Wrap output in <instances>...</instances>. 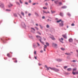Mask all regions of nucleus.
<instances>
[{
	"label": "nucleus",
	"mask_w": 78,
	"mask_h": 78,
	"mask_svg": "<svg viewBox=\"0 0 78 78\" xmlns=\"http://www.w3.org/2000/svg\"><path fill=\"white\" fill-rule=\"evenodd\" d=\"M54 71H55V72H58L59 71V70L58 69H56V68H55Z\"/></svg>",
	"instance_id": "39448f33"
},
{
	"label": "nucleus",
	"mask_w": 78,
	"mask_h": 78,
	"mask_svg": "<svg viewBox=\"0 0 78 78\" xmlns=\"http://www.w3.org/2000/svg\"><path fill=\"white\" fill-rule=\"evenodd\" d=\"M21 14H22V16H24V13H23V12H21Z\"/></svg>",
	"instance_id": "a211bd4d"
},
{
	"label": "nucleus",
	"mask_w": 78,
	"mask_h": 78,
	"mask_svg": "<svg viewBox=\"0 0 78 78\" xmlns=\"http://www.w3.org/2000/svg\"><path fill=\"white\" fill-rule=\"evenodd\" d=\"M60 16H61L62 17H63V13H62L61 12L60 13Z\"/></svg>",
	"instance_id": "f8f14e48"
},
{
	"label": "nucleus",
	"mask_w": 78,
	"mask_h": 78,
	"mask_svg": "<svg viewBox=\"0 0 78 78\" xmlns=\"http://www.w3.org/2000/svg\"><path fill=\"white\" fill-rule=\"evenodd\" d=\"M14 62H16V63L17 62V60H16L15 61H14Z\"/></svg>",
	"instance_id": "79ce46f5"
},
{
	"label": "nucleus",
	"mask_w": 78,
	"mask_h": 78,
	"mask_svg": "<svg viewBox=\"0 0 78 78\" xmlns=\"http://www.w3.org/2000/svg\"><path fill=\"white\" fill-rule=\"evenodd\" d=\"M36 26H38V24H36Z\"/></svg>",
	"instance_id": "69168bd1"
},
{
	"label": "nucleus",
	"mask_w": 78,
	"mask_h": 78,
	"mask_svg": "<svg viewBox=\"0 0 78 78\" xmlns=\"http://www.w3.org/2000/svg\"><path fill=\"white\" fill-rule=\"evenodd\" d=\"M16 3L17 4V5H20V3H19L18 2H16Z\"/></svg>",
	"instance_id": "473e14b6"
},
{
	"label": "nucleus",
	"mask_w": 78,
	"mask_h": 78,
	"mask_svg": "<svg viewBox=\"0 0 78 78\" xmlns=\"http://www.w3.org/2000/svg\"><path fill=\"white\" fill-rule=\"evenodd\" d=\"M13 6V5L12 4H10V5H8V6L9 7V8H11V6Z\"/></svg>",
	"instance_id": "6e6552de"
},
{
	"label": "nucleus",
	"mask_w": 78,
	"mask_h": 78,
	"mask_svg": "<svg viewBox=\"0 0 78 78\" xmlns=\"http://www.w3.org/2000/svg\"><path fill=\"white\" fill-rule=\"evenodd\" d=\"M57 61H58V62H61V61H62V60L60 59H57Z\"/></svg>",
	"instance_id": "9b49d317"
},
{
	"label": "nucleus",
	"mask_w": 78,
	"mask_h": 78,
	"mask_svg": "<svg viewBox=\"0 0 78 78\" xmlns=\"http://www.w3.org/2000/svg\"><path fill=\"white\" fill-rule=\"evenodd\" d=\"M37 34H40V35H41V33H40V32L39 31H37Z\"/></svg>",
	"instance_id": "f3484780"
},
{
	"label": "nucleus",
	"mask_w": 78,
	"mask_h": 78,
	"mask_svg": "<svg viewBox=\"0 0 78 78\" xmlns=\"http://www.w3.org/2000/svg\"><path fill=\"white\" fill-rule=\"evenodd\" d=\"M52 14H53V13H55V11H52V10L51 11Z\"/></svg>",
	"instance_id": "b1692460"
},
{
	"label": "nucleus",
	"mask_w": 78,
	"mask_h": 78,
	"mask_svg": "<svg viewBox=\"0 0 78 78\" xmlns=\"http://www.w3.org/2000/svg\"><path fill=\"white\" fill-rule=\"evenodd\" d=\"M31 29H32V30H34V31H36L35 29L34 28H31Z\"/></svg>",
	"instance_id": "c9c22d12"
},
{
	"label": "nucleus",
	"mask_w": 78,
	"mask_h": 78,
	"mask_svg": "<svg viewBox=\"0 0 78 78\" xmlns=\"http://www.w3.org/2000/svg\"><path fill=\"white\" fill-rule=\"evenodd\" d=\"M59 5H62V2H59Z\"/></svg>",
	"instance_id": "e433bc0d"
},
{
	"label": "nucleus",
	"mask_w": 78,
	"mask_h": 78,
	"mask_svg": "<svg viewBox=\"0 0 78 78\" xmlns=\"http://www.w3.org/2000/svg\"><path fill=\"white\" fill-rule=\"evenodd\" d=\"M20 3H21V4L22 3V2L21 0H20Z\"/></svg>",
	"instance_id": "58836bf2"
},
{
	"label": "nucleus",
	"mask_w": 78,
	"mask_h": 78,
	"mask_svg": "<svg viewBox=\"0 0 78 78\" xmlns=\"http://www.w3.org/2000/svg\"><path fill=\"white\" fill-rule=\"evenodd\" d=\"M60 23V22H61ZM57 23H59V25L60 27H63L64 26V21H62V20L60 19L58 21H57Z\"/></svg>",
	"instance_id": "f257e3e1"
},
{
	"label": "nucleus",
	"mask_w": 78,
	"mask_h": 78,
	"mask_svg": "<svg viewBox=\"0 0 78 78\" xmlns=\"http://www.w3.org/2000/svg\"><path fill=\"white\" fill-rule=\"evenodd\" d=\"M74 25H75V24L74 23H72L71 24V26H74Z\"/></svg>",
	"instance_id": "a18cd8bd"
},
{
	"label": "nucleus",
	"mask_w": 78,
	"mask_h": 78,
	"mask_svg": "<svg viewBox=\"0 0 78 78\" xmlns=\"http://www.w3.org/2000/svg\"><path fill=\"white\" fill-rule=\"evenodd\" d=\"M25 4H26V5H28V3H27V2H25Z\"/></svg>",
	"instance_id": "0e129e2a"
},
{
	"label": "nucleus",
	"mask_w": 78,
	"mask_h": 78,
	"mask_svg": "<svg viewBox=\"0 0 78 78\" xmlns=\"http://www.w3.org/2000/svg\"><path fill=\"white\" fill-rule=\"evenodd\" d=\"M67 15H68V16H71L70 14L69 13H67Z\"/></svg>",
	"instance_id": "393cba45"
},
{
	"label": "nucleus",
	"mask_w": 78,
	"mask_h": 78,
	"mask_svg": "<svg viewBox=\"0 0 78 78\" xmlns=\"http://www.w3.org/2000/svg\"><path fill=\"white\" fill-rule=\"evenodd\" d=\"M67 28H69V26H67Z\"/></svg>",
	"instance_id": "338daca9"
},
{
	"label": "nucleus",
	"mask_w": 78,
	"mask_h": 78,
	"mask_svg": "<svg viewBox=\"0 0 78 78\" xmlns=\"http://www.w3.org/2000/svg\"><path fill=\"white\" fill-rule=\"evenodd\" d=\"M45 5H46V6H47L48 5V3H46L45 4Z\"/></svg>",
	"instance_id": "c03bdc74"
},
{
	"label": "nucleus",
	"mask_w": 78,
	"mask_h": 78,
	"mask_svg": "<svg viewBox=\"0 0 78 78\" xmlns=\"http://www.w3.org/2000/svg\"><path fill=\"white\" fill-rule=\"evenodd\" d=\"M39 26L40 27L41 29H42V28H43V27H42V26H41V25H40Z\"/></svg>",
	"instance_id": "a878e982"
},
{
	"label": "nucleus",
	"mask_w": 78,
	"mask_h": 78,
	"mask_svg": "<svg viewBox=\"0 0 78 78\" xmlns=\"http://www.w3.org/2000/svg\"><path fill=\"white\" fill-rule=\"evenodd\" d=\"M7 56H8V57H10V54H8L7 55Z\"/></svg>",
	"instance_id": "c85d7f7f"
},
{
	"label": "nucleus",
	"mask_w": 78,
	"mask_h": 78,
	"mask_svg": "<svg viewBox=\"0 0 78 78\" xmlns=\"http://www.w3.org/2000/svg\"><path fill=\"white\" fill-rule=\"evenodd\" d=\"M34 55H36V51H34Z\"/></svg>",
	"instance_id": "4c0bfd02"
},
{
	"label": "nucleus",
	"mask_w": 78,
	"mask_h": 78,
	"mask_svg": "<svg viewBox=\"0 0 78 78\" xmlns=\"http://www.w3.org/2000/svg\"><path fill=\"white\" fill-rule=\"evenodd\" d=\"M69 41L70 42H73V39L71 38H70L69 39Z\"/></svg>",
	"instance_id": "423d86ee"
},
{
	"label": "nucleus",
	"mask_w": 78,
	"mask_h": 78,
	"mask_svg": "<svg viewBox=\"0 0 78 78\" xmlns=\"http://www.w3.org/2000/svg\"><path fill=\"white\" fill-rule=\"evenodd\" d=\"M1 7H3L4 6V5L3 4H2V5H1Z\"/></svg>",
	"instance_id": "ea45409f"
},
{
	"label": "nucleus",
	"mask_w": 78,
	"mask_h": 78,
	"mask_svg": "<svg viewBox=\"0 0 78 78\" xmlns=\"http://www.w3.org/2000/svg\"><path fill=\"white\" fill-rule=\"evenodd\" d=\"M46 27H47V28H49V27H50V26H49L48 25H47L46 26Z\"/></svg>",
	"instance_id": "c756f323"
},
{
	"label": "nucleus",
	"mask_w": 78,
	"mask_h": 78,
	"mask_svg": "<svg viewBox=\"0 0 78 78\" xmlns=\"http://www.w3.org/2000/svg\"><path fill=\"white\" fill-rule=\"evenodd\" d=\"M55 4H58L59 2L58 1H55Z\"/></svg>",
	"instance_id": "2eb2a0df"
},
{
	"label": "nucleus",
	"mask_w": 78,
	"mask_h": 78,
	"mask_svg": "<svg viewBox=\"0 0 78 78\" xmlns=\"http://www.w3.org/2000/svg\"><path fill=\"white\" fill-rule=\"evenodd\" d=\"M66 6H63L62 7V8L63 9H65L66 8Z\"/></svg>",
	"instance_id": "dca6fc26"
},
{
	"label": "nucleus",
	"mask_w": 78,
	"mask_h": 78,
	"mask_svg": "<svg viewBox=\"0 0 78 78\" xmlns=\"http://www.w3.org/2000/svg\"><path fill=\"white\" fill-rule=\"evenodd\" d=\"M47 48V46L44 45V48Z\"/></svg>",
	"instance_id": "7c9ffc66"
},
{
	"label": "nucleus",
	"mask_w": 78,
	"mask_h": 78,
	"mask_svg": "<svg viewBox=\"0 0 78 78\" xmlns=\"http://www.w3.org/2000/svg\"><path fill=\"white\" fill-rule=\"evenodd\" d=\"M52 45V46H54V47H57V44H55L54 43H53Z\"/></svg>",
	"instance_id": "9d476101"
},
{
	"label": "nucleus",
	"mask_w": 78,
	"mask_h": 78,
	"mask_svg": "<svg viewBox=\"0 0 78 78\" xmlns=\"http://www.w3.org/2000/svg\"><path fill=\"white\" fill-rule=\"evenodd\" d=\"M43 9H47V7H43Z\"/></svg>",
	"instance_id": "bb28decb"
},
{
	"label": "nucleus",
	"mask_w": 78,
	"mask_h": 78,
	"mask_svg": "<svg viewBox=\"0 0 78 78\" xmlns=\"http://www.w3.org/2000/svg\"><path fill=\"white\" fill-rule=\"evenodd\" d=\"M36 4V3H34L33 4V5H35Z\"/></svg>",
	"instance_id": "3c124183"
},
{
	"label": "nucleus",
	"mask_w": 78,
	"mask_h": 78,
	"mask_svg": "<svg viewBox=\"0 0 78 78\" xmlns=\"http://www.w3.org/2000/svg\"><path fill=\"white\" fill-rule=\"evenodd\" d=\"M72 73H73V75H75L76 74V73L74 72L73 71V72Z\"/></svg>",
	"instance_id": "cd10ccee"
},
{
	"label": "nucleus",
	"mask_w": 78,
	"mask_h": 78,
	"mask_svg": "<svg viewBox=\"0 0 78 78\" xmlns=\"http://www.w3.org/2000/svg\"><path fill=\"white\" fill-rule=\"evenodd\" d=\"M71 70L72 69H71V68H69L67 69V70L68 71H71Z\"/></svg>",
	"instance_id": "4468645a"
},
{
	"label": "nucleus",
	"mask_w": 78,
	"mask_h": 78,
	"mask_svg": "<svg viewBox=\"0 0 78 78\" xmlns=\"http://www.w3.org/2000/svg\"><path fill=\"white\" fill-rule=\"evenodd\" d=\"M64 68L65 69H66V68H67V66H64Z\"/></svg>",
	"instance_id": "72a5a7b5"
},
{
	"label": "nucleus",
	"mask_w": 78,
	"mask_h": 78,
	"mask_svg": "<svg viewBox=\"0 0 78 78\" xmlns=\"http://www.w3.org/2000/svg\"><path fill=\"white\" fill-rule=\"evenodd\" d=\"M45 67H46V68H47V70H49V69H50V68L48 67L47 65H45Z\"/></svg>",
	"instance_id": "0eeeda50"
},
{
	"label": "nucleus",
	"mask_w": 78,
	"mask_h": 78,
	"mask_svg": "<svg viewBox=\"0 0 78 78\" xmlns=\"http://www.w3.org/2000/svg\"><path fill=\"white\" fill-rule=\"evenodd\" d=\"M46 45H47V46H49V43H48V42L46 43Z\"/></svg>",
	"instance_id": "412c9836"
},
{
	"label": "nucleus",
	"mask_w": 78,
	"mask_h": 78,
	"mask_svg": "<svg viewBox=\"0 0 78 78\" xmlns=\"http://www.w3.org/2000/svg\"><path fill=\"white\" fill-rule=\"evenodd\" d=\"M35 14L36 16H39V14H37V13L35 12Z\"/></svg>",
	"instance_id": "aec40b11"
},
{
	"label": "nucleus",
	"mask_w": 78,
	"mask_h": 78,
	"mask_svg": "<svg viewBox=\"0 0 78 78\" xmlns=\"http://www.w3.org/2000/svg\"><path fill=\"white\" fill-rule=\"evenodd\" d=\"M6 11H11V10L7 9L6 10Z\"/></svg>",
	"instance_id": "2f4dec72"
},
{
	"label": "nucleus",
	"mask_w": 78,
	"mask_h": 78,
	"mask_svg": "<svg viewBox=\"0 0 78 78\" xmlns=\"http://www.w3.org/2000/svg\"><path fill=\"white\" fill-rule=\"evenodd\" d=\"M36 47H37V46H34V48H36Z\"/></svg>",
	"instance_id": "4d7b16f0"
},
{
	"label": "nucleus",
	"mask_w": 78,
	"mask_h": 78,
	"mask_svg": "<svg viewBox=\"0 0 78 78\" xmlns=\"http://www.w3.org/2000/svg\"><path fill=\"white\" fill-rule=\"evenodd\" d=\"M38 65H39V66H41V65H42V64L39 63H38Z\"/></svg>",
	"instance_id": "bf43d9fd"
},
{
	"label": "nucleus",
	"mask_w": 78,
	"mask_h": 78,
	"mask_svg": "<svg viewBox=\"0 0 78 78\" xmlns=\"http://www.w3.org/2000/svg\"><path fill=\"white\" fill-rule=\"evenodd\" d=\"M31 13H29L28 14V16H31Z\"/></svg>",
	"instance_id": "a19ab883"
},
{
	"label": "nucleus",
	"mask_w": 78,
	"mask_h": 78,
	"mask_svg": "<svg viewBox=\"0 0 78 78\" xmlns=\"http://www.w3.org/2000/svg\"><path fill=\"white\" fill-rule=\"evenodd\" d=\"M59 41H60V42H62V43H63V42H62V41H61V39H59Z\"/></svg>",
	"instance_id": "5fc2aeb1"
},
{
	"label": "nucleus",
	"mask_w": 78,
	"mask_h": 78,
	"mask_svg": "<svg viewBox=\"0 0 78 78\" xmlns=\"http://www.w3.org/2000/svg\"><path fill=\"white\" fill-rule=\"evenodd\" d=\"M72 61L73 62H76V61H75V60H73Z\"/></svg>",
	"instance_id": "09e8293b"
},
{
	"label": "nucleus",
	"mask_w": 78,
	"mask_h": 78,
	"mask_svg": "<svg viewBox=\"0 0 78 78\" xmlns=\"http://www.w3.org/2000/svg\"><path fill=\"white\" fill-rule=\"evenodd\" d=\"M35 28L37 30H39V29L37 27H35Z\"/></svg>",
	"instance_id": "37998d69"
},
{
	"label": "nucleus",
	"mask_w": 78,
	"mask_h": 78,
	"mask_svg": "<svg viewBox=\"0 0 78 78\" xmlns=\"http://www.w3.org/2000/svg\"><path fill=\"white\" fill-rule=\"evenodd\" d=\"M36 37L38 39H39L40 42H41L42 44H43L44 45V42L41 41V39H42V38H41V37L40 36L37 35L36 36Z\"/></svg>",
	"instance_id": "f03ea898"
},
{
	"label": "nucleus",
	"mask_w": 78,
	"mask_h": 78,
	"mask_svg": "<svg viewBox=\"0 0 78 78\" xmlns=\"http://www.w3.org/2000/svg\"><path fill=\"white\" fill-rule=\"evenodd\" d=\"M34 58H35V59H37V57H36L35 56Z\"/></svg>",
	"instance_id": "6e6d98bb"
},
{
	"label": "nucleus",
	"mask_w": 78,
	"mask_h": 78,
	"mask_svg": "<svg viewBox=\"0 0 78 78\" xmlns=\"http://www.w3.org/2000/svg\"><path fill=\"white\" fill-rule=\"evenodd\" d=\"M22 26L24 28H25L26 27V25H25V24L24 23H22Z\"/></svg>",
	"instance_id": "20e7f679"
},
{
	"label": "nucleus",
	"mask_w": 78,
	"mask_h": 78,
	"mask_svg": "<svg viewBox=\"0 0 78 78\" xmlns=\"http://www.w3.org/2000/svg\"><path fill=\"white\" fill-rule=\"evenodd\" d=\"M61 40H62V41H63L64 40V39L62 38H61Z\"/></svg>",
	"instance_id": "8fccbe9b"
},
{
	"label": "nucleus",
	"mask_w": 78,
	"mask_h": 78,
	"mask_svg": "<svg viewBox=\"0 0 78 78\" xmlns=\"http://www.w3.org/2000/svg\"><path fill=\"white\" fill-rule=\"evenodd\" d=\"M65 54L67 55H70V54L69 53H65Z\"/></svg>",
	"instance_id": "5701e85b"
},
{
	"label": "nucleus",
	"mask_w": 78,
	"mask_h": 78,
	"mask_svg": "<svg viewBox=\"0 0 78 78\" xmlns=\"http://www.w3.org/2000/svg\"><path fill=\"white\" fill-rule=\"evenodd\" d=\"M46 14H47V13H50V12H46V13H45Z\"/></svg>",
	"instance_id": "052dcab7"
},
{
	"label": "nucleus",
	"mask_w": 78,
	"mask_h": 78,
	"mask_svg": "<svg viewBox=\"0 0 78 78\" xmlns=\"http://www.w3.org/2000/svg\"><path fill=\"white\" fill-rule=\"evenodd\" d=\"M62 36L65 39H67V35L66 34L62 35Z\"/></svg>",
	"instance_id": "7ed1b4c3"
},
{
	"label": "nucleus",
	"mask_w": 78,
	"mask_h": 78,
	"mask_svg": "<svg viewBox=\"0 0 78 78\" xmlns=\"http://www.w3.org/2000/svg\"><path fill=\"white\" fill-rule=\"evenodd\" d=\"M49 69H51L52 70H55V68H51L50 67H49Z\"/></svg>",
	"instance_id": "1a4fd4ad"
},
{
	"label": "nucleus",
	"mask_w": 78,
	"mask_h": 78,
	"mask_svg": "<svg viewBox=\"0 0 78 78\" xmlns=\"http://www.w3.org/2000/svg\"><path fill=\"white\" fill-rule=\"evenodd\" d=\"M50 37L52 40H55V38H54V37L53 36H52V37Z\"/></svg>",
	"instance_id": "ddd939ff"
},
{
	"label": "nucleus",
	"mask_w": 78,
	"mask_h": 78,
	"mask_svg": "<svg viewBox=\"0 0 78 78\" xmlns=\"http://www.w3.org/2000/svg\"><path fill=\"white\" fill-rule=\"evenodd\" d=\"M14 16H15L16 17V16H17V14H14Z\"/></svg>",
	"instance_id": "49530a36"
},
{
	"label": "nucleus",
	"mask_w": 78,
	"mask_h": 78,
	"mask_svg": "<svg viewBox=\"0 0 78 78\" xmlns=\"http://www.w3.org/2000/svg\"><path fill=\"white\" fill-rule=\"evenodd\" d=\"M73 72H74V71H76V68H73Z\"/></svg>",
	"instance_id": "4be33fe9"
},
{
	"label": "nucleus",
	"mask_w": 78,
	"mask_h": 78,
	"mask_svg": "<svg viewBox=\"0 0 78 78\" xmlns=\"http://www.w3.org/2000/svg\"><path fill=\"white\" fill-rule=\"evenodd\" d=\"M43 12L44 13H46V12H45V11H43Z\"/></svg>",
	"instance_id": "13d9d810"
},
{
	"label": "nucleus",
	"mask_w": 78,
	"mask_h": 78,
	"mask_svg": "<svg viewBox=\"0 0 78 78\" xmlns=\"http://www.w3.org/2000/svg\"><path fill=\"white\" fill-rule=\"evenodd\" d=\"M61 50H62L63 51H64V50H65V48H61Z\"/></svg>",
	"instance_id": "6ab92c4d"
},
{
	"label": "nucleus",
	"mask_w": 78,
	"mask_h": 78,
	"mask_svg": "<svg viewBox=\"0 0 78 78\" xmlns=\"http://www.w3.org/2000/svg\"><path fill=\"white\" fill-rule=\"evenodd\" d=\"M42 19H45V16H43L42 17Z\"/></svg>",
	"instance_id": "de8ad7c7"
},
{
	"label": "nucleus",
	"mask_w": 78,
	"mask_h": 78,
	"mask_svg": "<svg viewBox=\"0 0 78 78\" xmlns=\"http://www.w3.org/2000/svg\"><path fill=\"white\" fill-rule=\"evenodd\" d=\"M76 74H78V71L76 72Z\"/></svg>",
	"instance_id": "603ef678"
},
{
	"label": "nucleus",
	"mask_w": 78,
	"mask_h": 78,
	"mask_svg": "<svg viewBox=\"0 0 78 78\" xmlns=\"http://www.w3.org/2000/svg\"><path fill=\"white\" fill-rule=\"evenodd\" d=\"M44 51H45V49H44Z\"/></svg>",
	"instance_id": "774afa93"
},
{
	"label": "nucleus",
	"mask_w": 78,
	"mask_h": 78,
	"mask_svg": "<svg viewBox=\"0 0 78 78\" xmlns=\"http://www.w3.org/2000/svg\"><path fill=\"white\" fill-rule=\"evenodd\" d=\"M16 59V58H12V59L13 60H14V59Z\"/></svg>",
	"instance_id": "680f3d73"
},
{
	"label": "nucleus",
	"mask_w": 78,
	"mask_h": 78,
	"mask_svg": "<svg viewBox=\"0 0 78 78\" xmlns=\"http://www.w3.org/2000/svg\"><path fill=\"white\" fill-rule=\"evenodd\" d=\"M37 44L38 45V47L40 46V44L38 43H37Z\"/></svg>",
	"instance_id": "f704fd0d"
},
{
	"label": "nucleus",
	"mask_w": 78,
	"mask_h": 78,
	"mask_svg": "<svg viewBox=\"0 0 78 78\" xmlns=\"http://www.w3.org/2000/svg\"><path fill=\"white\" fill-rule=\"evenodd\" d=\"M29 3H31V0H29Z\"/></svg>",
	"instance_id": "864d4df0"
},
{
	"label": "nucleus",
	"mask_w": 78,
	"mask_h": 78,
	"mask_svg": "<svg viewBox=\"0 0 78 78\" xmlns=\"http://www.w3.org/2000/svg\"><path fill=\"white\" fill-rule=\"evenodd\" d=\"M40 52H41V53H42V52H43V51H42V50H41L40 51Z\"/></svg>",
	"instance_id": "e2e57ef3"
}]
</instances>
